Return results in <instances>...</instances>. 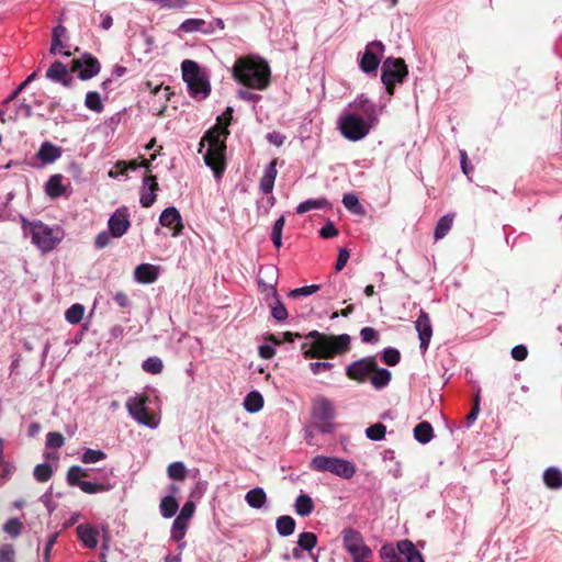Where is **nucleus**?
I'll use <instances>...</instances> for the list:
<instances>
[{"instance_id":"f257e3e1","label":"nucleus","mask_w":562,"mask_h":562,"mask_svg":"<svg viewBox=\"0 0 562 562\" xmlns=\"http://www.w3.org/2000/svg\"><path fill=\"white\" fill-rule=\"evenodd\" d=\"M233 109L228 106L226 111L217 117V124L211 127L200 142L199 151L202 153L204 142H207V148L203 154L205 165L213 171L214 177L220 179L225 170L226 138L229 135L228 125L232 121Z\"/></svg>"},{"instance_id":"f03ea898","label":"nucleus","mask_w":562,"mask_h":562,"mask_svg":"<svg viewBox=\"0 0 562 562\" xmlns=\"http://www.w3.org/2000/svg\"><path fill=\"white\" fill-rule=\"evenodd\" d=\"M234 79L256 90H265L270 83V66L259 56L239 57L232 69Z\"/></svg>"},{"instance_id":"7ed1b4c3","label":"nucleus","mask_w":562,"mask_h":562,"mask_svg":"<svg viewBox=\"0 0 562 562\" xmlns=\"http://www.w3.org/2000/svg\"><path fill=\"white\" fill-rule=\"evenodd\" d=\"M21 226L25 236H30L32 243L43 252L52 251L63 239L60 227H50L42 221L31 222L21 217Z\"/></svg>"},{"instance_id":"20e7f679","label":"nucleus","mask_w":562,"mask_h":562,"mask_svg":"<svg viewBox=\"0 0 562 562\" xmlns=\"http://www.w3.org/2000/svg\"><path fill=\"white\" fill-rule=\"evenodd\" d=\"M375 125L358 113L344 112L338 120L340 134L348 140L358 142L364 138Z\"/></svg>"},{"instance_id":"39448f33","label":"nucleus","mask_w":562,"mask_h":562,"mask_svg":"<svg viewBox=\"0 0 562 562\" xmlns=\"http://www.w3.org/2000/svg\"><path fill=\"white\" fill-rule=\"evenodd\" d=\"M310 468L317 472L333 473L345 480L351 479L356 473V465L351 461L323 454L315 456L311 460Z\"/></svg>"},{"instance_id":"423d86ee","label":"nucleus","mask_w":562,"mask_h":562,"mask_svg":"<svg viewBox=\"0 0 562 562\" xmlns=\"http://www.w3.org/2000/svg\"><path fill=\"white\" fill-rule=\"evenodd\" d=\"M408 76L407 66L402 58L387 57L381 66V82L389 95H393L395 86L403 83Z\"/></svg>"},{"instance_id":"0eeeda50","label":"nucleus","mask_w":562,"mask_h":562,"mask_svg":"<svg viewBox=\"0 0 562 562\" xmlns=\"http://www.w3.org/2000/svg\"><path fill=\"white\" fill-rule=\"evenodd\" d=\"M149 404H151L149 396L135 395L127 398L126 408L132 418L138 424L155 429L159 425V419L155 414L149 413Z\"/></svg>"},{"instance_id":"6e6552de","label":"nucleus","mask_w":562,"mask_h":562,"mask_svg":"<svg viewBox=\"0 0 562 562\" xmlns=\"http://www.w3.org/2000/svg\"><path fill=\"white\" fill-rule=\"evenodd\" d=\"M312 417L315 423V428L321 434H330L335 424V407L330 400L325 396H318L313 402Z\"/></svg>"},{"instance_id":"1a4fd4ad","label":"nucleus","mask_w":562,"mask_h":562,"mask_svg":"<svg viewBox=\"0 0 562 562\" xmlns=\"http://www.w3.org/2000/svg\"><path fill=\"white\" fill-rule=\"evenodd\" d=\"M384 44L373 41L367 44L364 52L359 57V67L367 75L376 76L378 67L384 54Z\"/></svg>"},{"instance_id":"9d476101","label":"nucleus","mask_w":562,"mask_h":562,"mask_svg":"<svg viewBox=\"0 0 562 562\" xmlns=\"http://www.w3.org/2000/svg\"><path fill=\"white\" fill-rule=\"evenodd\" d=\"M71 70H78V78L86 81L100 72L101 65L92 54L83 53L79 58L72 60Z\"/></svg>"},{"instance_id":"9b49d317","label":"nucleus","mask_w":562,"mask_h":562,"mask_svg":"<svg viewBox=\"0 0 562 562\" xmlns=\"http://www.w3.org/2000/svg\"><path fill=\"white\" fill-rule=\"evenodd\" d=\"M375 367V357H364L348 364L346 368V375L351 380L363 383Z\"/></svg>"},{"instance_id":"f8f14e48","label":"nucleus","mask_w":562,"mask_h":562,"mask_svg":"<svg viewBox=\"0 0 562 562\" xmlns=\"http://www.w3.org/2000/svg\"><path fill=\"white\" fill-rule=\"evenodd\" d=\"M131 227L126 207L117 209L108 220V229L113 238H121Z\"/></svg>"},{"instance_id":"ddd939ff","label":"nucleus","mask_w":562,"mask_h":562,"mask_svg":"<svg viewBox=\"0 0 562 562\" xmlns=\"http://www.w3.org/2000/svg\"><path fill=\"white\" fill-rule=\"evenodd\" d=\"M350 108L359 111L362 117L373 123L374 125L379 122V115L382 112V106H378L364 94L359 95L353 102L349 104Z\"/></svg>"},{"instance_id":"4468645a","label":"nucleus","mask_w":562,"mask_h":562,"mask_svg":"<svg viewBox=\"0 0 562 562\" xmlns=\"http://www.w3.org/2000/svg\"><path fill=\"white\" fill-rule=\"evenodd\" d=\"M159 224L171 229L173 237L181 235L184 228L182 216L175 206H168L160 213Z\"/></svg>"},{"instance_id":"2eb2a0df","label":"nucleus","mask_w":562,"mask_h":562,"mask_svg":"<svg viewBox=\"0 0 562 562\" xmlns=\"http://www.w3.org/2000/svg\"><path fill=\"white\" fill-rule=\"evenodd\" d=\"M415 328L418 333L419 349L422 353H425L429 347V342L432 337V326L430 323L429 315L426 312H420L415 322Z\"/></svg>"},{"instance_id":"dca6fc26","label":"nucleus","mask_w":562,"mask_h":562,"mask_svg":"<svg viewBox=\"0 0 562 562\" xmlns=\"http://www.w3.org/2000/svg\"><path fill=\"white\" fill-rule=\"evenodd\" d=\"M159 190V186L157 182V178L155 176H145L143 178V183L140 187V196L139 203L143 207H150L157 196V191Z\"/></svg>"},{"instance_id":"f3484780","label":"nucleus","mask_w":562,"mask_h":562,"mask_svg":"<svg viewBox=\"0 0 562 562\" xmlns=\"http://www.w3.org/2000/svg\"><path fill=\"white\" fill-rule=\"evenodd\" d=\"M46 78L53 82H58L64 87H71L74 78L69 75V70L66 65L59 60H55L46 71Z\"/></svg>"},{"instance_id":"a211bd4d","label":"nucleus","mask_w":562,"mask_h":562,"mask_svg":"<svg viewBox=\"0 0 562 562\" xmlns=\"http://www.w3.org/2000/svg\"><path fill=\"white\" fill-rule=\"evenodd\" d=\"M160 267L151 263H140L134 270V279L142 284H150L157 281Z\"/></svg>"},{"instance_id":"6ab92c4d","label":"nucleus","mask_w":562,"mask_h":562,"mask_svg":"<svg viewBox=\"0 0 562 562\" xmlns=\"http://www.w3.org/2000/svg\"><path fill=\"white\" fill-rule=\"evenodd\" d=\"M78 539L88 549H94L98 546L99 529L90 524H80L76 527Z\"/></svg>"},{"instance_id":"aec40b11","label":"nucleus","mask_w":562,"mask_h":562,"mask_svg":"<svg viewBox=\"0 0 562 562\" xmlns=\"http://www.w3.org/2000/svg\"><path fill=\"white\" fill-rule=\"evenodd\" d=\"M328 344L326 347V352L322 355L323 358H333L336 353L345 351L349 348L350 345V336L347 334H341L338 336L330 335L328 336Z\"/></svg>"},{"instance_id":"412c9836","label":"nucleus","mask_w":562,"mask_h":562,"mask_svg":"<svg viewBox=\"0 0 562 562\" xmlns=\"http://www.w3.org/2000/svg\"><path fill=\"white\" fill-rule=\"evenodd\" d=\"M342 547L349 552L366 546L362 535L353 528H345L341 531Z\"/></svg>"},{"instance_id":"4be33fe9","label":"nucleus","mask_w":562,"mask_h":562,"mask_svg":"<svg viewBox=\"0 0 562 562\" xmlns=\"http://www.w3.org/2000/svg\"><path fill=\"white\" fill-rule=\"evenodd\" d=\"M187 87L191 97L195 99H205L211 92L210 82L203 75L192 82L188 81Z\"/></svg>"},{"instance_id":"5701e85b","label":"nucleus","mask_w":562,"mask_h":562,"mask_svg":"<svg viewBox=\"0 0 562 562\" xmlns=\"http://www.w3.org/2000/svg\"><path fill=\"white\" fill-rule=\"evenodd\" d=\"M277 175V161L272 160L266 166L263 175L260 179L259 187L263 193L269 194L272 192Z\"/></svg>"},{"instance_id":"b1692460","label":"nucleus","mask_w":562,"mask_h":562,"mask_svg":"<svg viewBox=\"0 0 562 562\" xmlns=\"http://www.w3.org/2000/svg\"><path fill=\"white\" fill-rule=\"evenodd\" d=\"M61 153L60 147L52 144L50 142H44L36 156L44 164H53L61 156Z\"/></svg>"},{"instance_id":"393cba45","label":"nucleus","mask_w":562,"mask_h":562,"mask_svg":"<svg viewBox=\"0 0 562 562\" xmlns=\"http://www.w3.org/2000/svg\"><path fill=\"white\" fill-rule=\"evenodd\" d=\"M115 486V481L104 477L102 481L90 482L82 481L79 488L87 494H95L101 492H109Z\"/></svg>"},{"instance_id":"a878e982","label":"nucleus","mask_w":562,"mask_h":562,"mask_svg":"<svg viewBox=\"0 0 562 562\" xmlns=\"http://www.w3.org/2000/svg\"><path fill=\"white\" fill-rule=\"evenodd\" d=\"M64 177L59 173L53 175L45 183V192L52 199H57L66 193V186L63 184Z\"/></svg>"},{"instance_id":"bb28decb","label":"nucleus","mask_w":562,"mask_h":562,"mask_svg":"<svg viewBox=\"0 0 562 562\" xmlns=\"http://www.w3.org/2000/svg\"><path fill=\"white\" fill-rule=\"evenodd\" d=\"M209 27L210 26L206 25V21L203 19H187L180 24L179 31L183 33L200 32L209 35L212 34V29Z\"/></svg>"},{"instance_id":"cd10ccee","label":"nucleus","mask_w":562,"mask_h":562,"mask_svg":"<svg viewBox=\"0 0 562 562\" xmlns=\"http://www.w3.org/2000/svg\"><path fill=\"white\" fill-rule=\"evenodd\" d=\"M67 33V30L61 24H58L53 29L52 32V44L49 48V53L52 55L63 54L66 57L70 56L69 52H61L64 48V44L61 43V37H64Z\"/></svg>"},{"instance_id":"c85d7f7f","label":"nucleus","mask_w":562,"mask_h":562,"mask_svg":"<svg viewBox=\"0 0 562 562\" xmlns=\"http://www.w3.org/2000/svg\"><path fill=\"white\" fill-rule=\"evenodd\" d=\"M245 501L249 507L260 509L267 503V494L262 487H254L246 493Z\"/></svg>"},{"instance_id":"c756f323","label":"nucleus","mask_w":562,"mask_h":562,"mask_svg":"<svg viewBox=\"0 0 562 562\" xmlns=\"http://www.w3.org/2000/svg\"><path fill=\"white\" fill-rule=\"evenodd\" d=\"M435 437L434 428L429 422H422L414 428V438L422 445H426Z\"/></svg>"},{"instance_id":"7c9ffc66","label":"nucleus","mask_w":562,"mask_h":562,"mask_svg":"<svg viewBox=\"0 0 562 562\" xmlns=\"http://www.w3.org/2000/svg\"><path fill=\"white\" fill-rule=\"evenodd\" d=\"M543 482L551 490L562 488V471L555 467H549L543 472Z\"/></svg>"},{"instance_id":"2f4dec72","label":"nucleus","mask_w":562,"mask_h":562,"mask_svg":"<svg viewBox=\"0 0 562 562\" xmlns=\"http://www.w3.org/2000/svg\"><path fill=\"white\" fill-rule=\"evenodd\" d=\"M281 340L279 336L268 335L266 337V344L260 345L258 353L262 359H272L276 356V346L280 345Z\"/></svg>"},{"instance_id":"473e14b6","label":"nucleus","mask_w":562,"mask_h":562,"mask_svg":"<svg viewBox=\"0 0 562 562\" xmlns=\"http://www.w3.org/2000/svg\"><path fill=\"white\" fill-rule=\"evenodd\" d=\"M372 372L373 374L370 378V382L376 390H382L389 385L392 378V373L390 370L385 368L375 367V369Z\"/></svg>"},{"instance_id":"72a5a7b5","label":"nucleus","mask_w":562,"mask_h":562,"mask_svg":"<svg viewBox=\"0 0 562 562\" xmlns=\"http://www.w3.org/2000/svg\"><path fill=\"white\" fill-rule=\"evenodd\" d=\"M295 513L302 517L311 515L314 510V502L307 494H300L294 503Z\"/></svg>"},{"instance_id":"f704fd0d","label":"nucleus","mask_w":562,"mask_h":562,"mask_svg":"<svg viewBox=\"0 0 562 562\" xmlns=\"http://www.w3.org/2000/svg\"><path fill=\"white\" fill-rule=\"evenodd\" d=\"M330 204L326 198H318V199H308L303 202H301L296 206V213L297 214H304L311 210H321L326 209Z\"/></svg>"},{"instance_id":"c9c22d12","label":"nucleus","mask_w":562,"mask_h":562,"mask_svg":"<svg viewBox=\"0 0 562 562\" xmlns=\"http://www.w3.org/2000/svg\"><path fill=\"white\" fill-rule=\"evenodd\" d=\"M244 407L248 413H258L263 407V397L258 391L249 392L244 398Z\"/></svg>"},{"instance_id":"e433bc0d","label":"nucleus","mask_w":562,"mask_h":562,"mask_svg":"<svg viewBox=\"0 0 562 562\" xmlns=\"http://www.w3.org/2000/svg\"><path fill=\"white\" fill-rule=\"evenodd\" d=\"M181 69L182 79L186 83H188V81H194L195 78L201 77L202 75L198 63H195L194 60H183L181 64Z\"/></svg>"},{"instance_id":"4c0bfd02","label":"nucleus","mask_w":562,"mask_h":562,"mask_svg":"<svg viewBox=\"0 0 562 562\" xmlns=\"http://www.w3.org/2000/svg\"><path fill=\"white\" fill-rule=\"evenodd\" d=\"M276 528L281 537H289L295 530V520L289 515L280 516L276 521Z\"/></svg>"},{"instance_id":"58836bf2","label":"nucleus","mask_w":562,"mask_h":562,"mask_svg":"<svg viewBox=\"0 0 562 562\" xmlns=\"http://www.w3.org/2000/svg\"><path fill=\"white\" fill-rule=\"evenodd\" d=\"M159 508L164 518H171L176 515L179 503L173 495H167L161 499Z\"/></svg>"},{"instance_id":"ea45409f","label":"nucleus","mask_w":562,"mask_h":562,"mask_svg":"<svg viewBox=\"0 0 562 562\" xmlns=\"http://www.w3.org/2000/svg\"><path fill=\"white\" fill-rule=\"evenodd\" d=\"M453 214H446L439 218L434 232V238L439 240L443 238L452 227Z\"/></svg>"},{"instance_id":"a19ab883","label":"nucleus","mask_w":562,"mask_h":562,"mask_svg":"<svg viewBox=\"0 0 562 562\" xmlns=\"http://www.w3.org/2000/svg\"><path fill=\"white\" fill-rule=\"evenodd\" d=\"M273 297H274V302H273V304L270 305L271 316L277 322H284L289 316L288 310L284 306V304L281 302L276 290L273 291Z\"/></svg>"},{"instance_id":"79ce46f5","label":"nucleus","mask_w":562,"mask_h":562,"mask_svg":"<svg viewBox=\"0 0 562 562\" xmlns=\"http://www.w3.org/2000/svg\"><path fill=\"white\" fill-rule=\"evenodd\" d=\"M88 475V470L83 469L79 465H72L67 471V483L70 486H77L79 487L80 483L82 482L81 477Z\"/></svg>"},{"instance_id":"37998d69","label":"nucleus","mask_w":562,"mask_h":562,"mask_svg":"<svg viewBox=\"0 0 562 562\" xmlns=\"http://www.w3.org/2000/svg\"><path fill=\"white\" fill-rule=\"evenodd\" d=\"M342 204L348 211H350L353 214L362 215L364 213V209L355 193L345 194L342 198Z\"/></svg>"},{"instance_id":"c03bdc74","label":"nucleus","mask_w":562,"mask_h":562,"mask_svg":"<svg viewBox=\"0 0 562 562\" xmlns=\"http://www.w3.org/2000/svg\"><path fill=\"white\" fill-rule=\"evenodd\" d=\"M85 105L90 111L95 113H101L104 110L103 102L101 100L100 94L97 91H89L85 98Z\"/></svg>"},{"instance_id":"a18cd8bd","label":"nucleus","mask_w":562,"mask_h":562,"mask_svg":"<svg viewBox=\"0 0 562 562\" xmlns=\"http://www.w3.org/2000/svg\"><path fill=\"white\" fill-rule=\"evenodd\" d=\"M317 544V536L314 532L304 531L299 535L297 546L304 551L311 552Z\"/></svg>"},{"instance_id":"49530a36","label":"nucleus","mask_w":562,"mask_h":562,"mask_svg":"<svg viewBox=\"0 0 562 562\" xmlns=\"http://www.w3.org/2000/svg\"><path fill=\"white\" fill-rule=\"evenodd\" d=\"M85 314L83 305L76 303L72 304L65 313V318L70 324H78L81 322Z\"/></svg>"},{"instance_id":"de8ad7c7","label":"nucleus","mask_w":562,"mask_h":562,"mask_svg":"<svg viewBox=\"0 0 562 562\" xmlns=\"http://www.w3.org/2000/svg\"><path fill=\"white\" fill-rule=\"evenodd\" d=\"M164 363L162 360L159 357H148L145 359L142 363V369L145 372L151 373V374H159L162 371Z\"/></svg>"},{"instance_id":"09e8293b","label":"nucleus","mask_w":562,"mask_h":562,"mask_svg":"<svg viewBox=\"0 0 562 562\" xmlns=\"http://www.w3.org/2000/svg\"><path fill=\"white\" fill-rule=\"evenodd\" d=\"M168 475L172 480L183 481L187 476V469L181 461L171 462L167 469Z\"/></svg>"},{"instance_id":"8fccbe9b","label":"nucleus","mask_w":562,"mask_h":562,"mask_svg":"<svg viewBox=\"0 0 562 562\" xmlns=\"http://www.w3.org/2000/svg\"><path fill=\"white\" fill-rule=\"evenodd\" d=\"M3 531L11 538H18L23 530V524L19 518H10L2 527Z\"/></svg>"},{"instance_id":"3c124183","label":"nucleus","mask_w":562,"mask_h":562,"mask_svg":"<svg viewBox=\"0 0 562 562\" xmlns=\"http://www.w3.org/2000/svg\"><path fill=\"white\" fill-rule=\"evenodd\" d=\"M386 427L382 423H375L366 429V436L372 441H380L384 439Z\"/></svg>"},{"instance_id":"603ef678","label":"nucleus","mask_w":562,"mask_h":562,"mask_svg":"<svg viewBox=\"0 0 562 562\" xmlns=\"http://www.w3.org/2000/svg\"><path fill=\"white\" fill-rule=\"evenodd\" d=\"M33 475L37 482H47L53 475V469L49 463L43 462L34 468Z\"/></svg>"},{"instance_id":"864d4df0","label":"nucleus","mask_w":562,"mask_h":562,"mask_svg":"<svg viewBox=\"0 0 562 562\" xmlns=\"http://www.w3.org/2000/svg\"><path fill=\"white\" fill-rule=\"evenodd\" d=\"M306 338L313 339L315 341V348H317V351H319V357L326 352V347L329 340L327 335H324L318 330H312L306 335Z\"/></svg>"},{"instance_id":"5fc2aeb1","label":"nucleus","mask_w":562,"mask_h":562,"mask_svg":"<svg viewBox=\"0 0 562 562\" xmlns=\"http://www.w3.org/2000/svg\"><path fill=\"white\" fill-rule=\"evenodd\" d=\"M348 553L351 555L352 562H371L373 557L372 550L367 544Z\"/></svg>"},{"instance_id":"6e6d98bb","label":"nucleus","mask_w":562,"mask_h":562,"mask_svg":"<svg viewBox=\"0 0 562 562\" xmlns=\"http://www.w3.org/2000/svg\"><path fill=\"white\" fill-rule=\"evenodd\" d=\"M187 528H188V524L186 520H183L181 518H176L172 522L171 539L173 541L182 540L184 538Z\"/></svg>"},{"instance_id":"4d7b16f0","label":"nucleus","mask_w":562,"mask_h":562,"mask_svg":"<svg viewBox=\"0 0 562 562\" xmlns=\"http://www.w3.org/2000/svg\"><path fill=\"white\" fill-rule=\"evenodd\" d=\"M319 289H321V285H318V284L305 285V286H301V288H296V289L290 290L289 293H288V296L291 297V299H297V297H301V296H308V295H312V294L316 293Z\"/></svg>"},{"instance_id":"13d9d810","label":"nucleus","mask_w":562,"mask_h":562,"mask_svg":"<svg viewBox=\"0 0 562 562\" xmlns=\"http://www.w3.org/2000/svg\"><path fill=\"white\" fill-rule=\"evenodd\" d=\"M106 458V454L102 450L86 449L81 456V461L86 464L95 463Z\"/></svg>"},{"instance_id":"bf43d9fd","label":"nucleus","mask_w":562,"mask_h":562,"mask_svg":"<svg viewBox=\"0 0 562 562\" xmlns=\"http://www.w3.org/2000/svg\"><path fill=\"white\" fill-rule=\"evenodd\" d=\"M382 360L390 367L396 366L401 361V352L393 347H387L382 352Z\"/></svg>"},{"instance_id":"052dcab7","label":"nucleus","mask_w":562,"mask_h":562,"mask_svg":"<svg viewBox=\"0 0 562 562\" xmlns=\"http://www.w3.org/2000/svg\"><path fill=\"white\" fill-rule=\"evenodd\" d=\"M381 559L383 562H405L404 558H402L396 550L386 546L381 549Z\"/></svg>"},{"instance_id":"680f3d73","label":"nucleus","mask_w":562,"mask_h":562,"mask_svg":"<svg viewBox=\"0 0 562 562\" xmlns=\"http://www.w3.org/2000/svg\"><path fill=\"white\" fill-rule=\"evenodd\" d=\"M65 438L60 432L50 431L46 436V446L52 449H59L64 446Z\"/></svg>"},{"instance_id":"e2e57ef3","label":"nucleus","mask_w":562,"mask_h":562,"mask_svg":"<svg viewBox=\"0 0 562 562\" xmlns=\"http://www.w3.org/2000/svg\"><path fill=\"white\" fill-rule=\"evenodd\" d=\"M397 553L403 558L404 560L407 559L411 554H413L415 551H417L415 544L411 540H401L397 542Z\"/></svg>"},{"instance_id":"0e129e2a","label":"nucleus","mask_w":562,"mask_h":562,"mask_svg":"<svg viewBox=\"0 0 562 562\" xmlns=\"http://www.w3.org/2000/svg\"><path fill=\"white\" fill-rule=\"evenodd\" d=\"M36 77V72H32L31 75H29L26 77V79L21 82L9 95L8 98L4 100V103H9L11 101H13L25 88L27 85H30Z\"/></svg>"},{"instance_id":"69168bd1","label":"nucleus","mask_w":562,"mask_h":562,"mask_svg":"<svg viewBox=\"0 0 562 562\" xmlns=\"http://www.w3.org/2000/svg\"><path fill=\"white\" fill-rule=\"evenodd\" d=\"M360 337L363 342L375 344L379 340V333L373 327H363L360 330Z\"/></svg>"},{"instance_id":"338daca9","label":"nucleus","mask_w":562,"mask_h":562,"mask_svg":"<svg viewBox=\"0 0 562 562\" xmlns=\"http://www.w3.org/2000/svg\"><path fill=\"white\" fill-rule=\"evenodd\" d=\"M112 238L113 236L111 235L109 229L102 231L97 235L94 239V247L97 249H103L111 244Z\"/></svg>"},{"instance_id":"774afa93","label":"nucleus","mask_w":562,"mask_h":562,"mask_svg":"<svg viewBox=\"0 0 562 562\" xmlns=\"http://www.w3.org/2000/svg\"><path fill=\"white\" fill-rule=\"evenodd\" d=\"M14 549L11 544H4L0 548V562H13Z\"/></svg>"}]
</instances>
